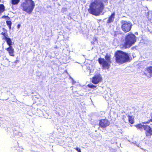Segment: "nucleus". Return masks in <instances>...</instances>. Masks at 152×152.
Returning a JSON list of instances; mask_svg holds the SVG:
<instances>
[{
	"label": "nucleus",
	"mask_w": 152,
	"mask_h": 152,
	"mask_svg": "<svg viewBox=\"0 0 152 152\" xmlns=\"http://www.w3.org/2000/svg\"><path fill=\"white\" fill-rule=\"evenodd\" d=\"M151 121H152V120H151Z\"/></svg>",
	"instance_id": "obj_25"
},
{
	"label": "nucleus",
	"mask_w": 152,
	"mask_h": 152,
	"mask_svg": "<svg viewBox=\"0 0 152 152\" xmlns=\"http://www.w3.org/2000/svg\"><path fill=\"white\" fill-rule=\"evenodd\" d=\"M126 117L124 115H123V117L122 118V119L123 121H125V118H126Z\"/></svg>",
	"instance_id": "obj_23"
},
{
	"label": "nucleus",
	"mask_w": 152,
	"mask_h": 152,
	"mask_svg": "<svg viewBox=\"0 0 152 152\" xmlns=\"http://www.w3.org/2000/svg\"><path fill=\"white\" fill-rule=\"evenodd\" d=\"M12 42L10 43V45L7 43V45L9 46V47L6 49V50L8 51L9 55L11 56H14V50L12 46Z\"/></svg>",
	"instance_id": "obj_11"
},
{
	"label": "nucleus",
	"mask_w": 152,
	"mask_h": 152,
	"mask_svg": "<svg viewBox=\"0 0 152 152\" xmlns=\"http://www.w3.org/2000/svg\"><path fill=\"white\" fill-rule=\"evenodd\" d=\"M2 18H9V19H10V18L7 16L6 15H4L2 17Z\"/></svg>",
	"instance_id": "obj_22"
},
{
	"label": "nucleus",
	"mask_w": 152,
	"mask_h": 152,
	"mask_svg": "<svg viewBox=\"0 0 152 152\" xmlns=\"http://www.w3.org/2000/svg\"><path fill=\"white\" fill-rule=\"evenodd\" d=\"M121 28L124 33L129 31L132 27V23L129 21L126 20H122L121 21Z\"/></svg>",
	"instance_id": "obj_6"
},
{
	"label": "nucleus",
	"mask_w": 152,
	"mask_h": 152,
	"mask_svg": "<svg viewBox=\"0 0 152 152\" xmlns=\"http://www.w3.org/2000/svg\"><path fill=\"white\" fill-rule=\"evenodd\" d=\"M151 115H152V112Z\"/></svg>",
	"instance_id": "obj_27"
},
{
	"label": "nucleus",
	"mask_w": 152,
	"mask_h": 152,
	"mask_svg": "<svg viewBox=\"0 0 152 152\" xmlns=\"http://www.w3.org/2000/svg\"><path fill=\"white\" fill-rule=\"evenodd\" d=\"M20 24H18V25H17V28H19L20 27Z\"/></svg>",
	"instance_id": "obj_24"
},
{
	"label": "nucleus",
	"mask_w": 152,
	"mask_h": 152,
	"mask_svg": "<svg viewBox=\"0 0 152 152\" xmlns=\"http://www.w3.org/2000/svg\"><path fill=\"white\" fill-rule=\"evenodd\" d=\"M151 120H152V118L151 119L148 120L146 122H145L143 123L145 124H148L150 122H152V121H151Z\"/></svg>",
	"instance_id": "obj_20"
},
{
	"label": "nucleus",
	"mask_w": 152,
	"mask_h": 152,
	"mask_svg": "<svg viewBox=\"0 0 152 152\" xmlns=\"http://www.w3.org/2000/svg\"><path fill=\"white\" fill-rule=\"evenodd\" d=\"M116 62L122 64L130 61V58L128 53L121 50H117L115 53Z\"/></svg>",
	"instance_id": "obj_3"
},
{
	"label": "nucleus",
	"mask_w": 152,
	"mask_h": 152,
	"mask_svg": "<svg viewBox=\"0 0 152 152\" xmlns=\"http://www.w3.org/2000/svg\"><path fill=\"white\" fill-rule=\"evenodd\" d=\"M146 70L150 75H152V66H150L146 68Z\"/></svg>",
	"instance_id": "obj_15"
},
{
	"label": "nucleus",
	"mask_w": 152,
	"mask_h": 152,
	"mask_svg": "<svg viewBox=\"0 0 152 152\" xmlns=\"http://www.w3.org/2000/svg\"><path fill=\"white\" fill-rule=\"evenodd\" d=\"M143 129L145 130L146 136L147 137H151L152 135V129L149 126L146 125L144 126Z\"/></svg>",
	"instance_id": "obj_9"
},
{
	"label": "nucleus",
	"mask_w": 152,
	"mask_h": 152,
	"mask_svg": "<svg viewBox=\"0 0 152 152\" xmlns=\"http://www.w3.org/2000/svg\"><path fill=\"white\" fill-rule=\"evenodd\" d=\"M136 41V37L134 34L129 33L125 36L124 42L121 45L124 49L129 48L134 44Z\"/></svg>",
	"instance_id": "obj_2"
},
{
	"label": "nucleus",
	"mask_w": 152,
	"mask_h": 152,
	"mask_svg": "<svg viewBox=\"0 0 152 152\" xmlns=\"http://www.w3.org/2000/svg\"><path fill=\"white\" fill-rule=\"evenodd\" d=\"M145 125H142L140 124L135 125L134 126L137 129L140 130L142 129V128L144 129V126Z\"/></svg>",
	"instance_id": "obj_14"
},
{
	"label": "nucleus",
	"mask_w": 152,
	"mask_h": 152,
	"mask_svg": "<svg viewBox=\"0 0 152 152\" xmlns=\"http://www.w3.org/2000/svg\"><path fill=\"white\" fill-rule=\"evenodd\" d=\"M75 149L78 152H81L80 149V148L77 147L75 148Z\"/></svg>",
	"instance_id": "obj_21"
},
{
	"label": "nucleus",
	"mask_w": 152,
	"mask_h": 152,
	"mask_svg": "<svg viewBox=\"0 0 152 152\" xmlns=\"http://www.w3.org/2000/svg\"><path fill=\"white\" fill-rule=\"evenodd\" d=\"M5 10V7L3 4H0V14Z\"/></svg>",
	"instance_id": "obj_17"
},
{
	"label": "nucleus",
	"mask_w": 152,
	"mask_h": 152,
	"mask_svg": "<svg viewBox=\"0 0 152 152\" xmlns=\"http://www.w3.org/2000/svg\"><path fill=\"white\" fill-rule=\"evenodd\" d=\"M34 7L35 3L32 0H25L20 5L22 10L29 14L32 12Z\"/></svg>",
	"instance_id": "obj_4"
},
{
	"label": "nucleus",
	"mask_w": 152,
	"mask_h": 152,
	"mask_svg": "<svg viewBox=\"0 0 152 152\" xmlns=\"http://www.w3.org/2000/svg\"><path fill=\"white\" fill-rule=\"evenodd\" d=\"M20 1V0H11V3L12 5H15L18 4Z\"/></svg>",
	"instance_id": "obj_16"
},
{
	"label": "nucleus",
	"mask_w": 152,
	"mask_h": 152,
	"mask_svg": "<svg viewBox=\"0 0 152 152\" xmlns=\"http://www.w3.org/2000/svg\"><path fill=\"white\" fill-rule=\"evenodd\" d=\"M110 125V122L107 119H103L99 120V125L102 128H106Z\"/></svg>",
	"instance_id": "obj_7"
},
{
	"label": "nucleus",
	"mask_w": 152,
	"mask_h": 152,
	"mask_svg": "<svg viewBox=\"0 0 152 152\" xmlns=\"http://www.w3.org/2000/svg\"><path fill=\"white\" fill-rule=\"evenodd\" d=\"M115 12L113 13L109 17L107 20V23H110L113 22L115 18Z\"/></svg>",
	"instance_id": "obj_12"
},
{
	"label": "nucleus",
	"mask_w": 152,
	"mask_h": 152,
	"mask_svg": "<svg viewBox=\"0 0 152 152\" xmlns=\"http://www.w3.org/2000/svg\"><path fill=\"white\" fill-rule=\"evenodd\" d=\"M104 58L105 59L103 58H99L98 59V62L103 69H108L110 67V64L112 63L111 56L107 54Z\"/></svg>",
	"instance_id": "obj_5"
},
{
	"label": "nucleus",
	"mask_w": 152,
	"mask_h": 152,
	"mask_svg": "<svg viewBox=\"0 0 152 152\" xmlns=\"http://www.w3.org/2000/svg\"><path fill=\"white\" fill-rule=\"evenodd\" d=\"M151 62H152V64H152V61Z\"/></svg>",
	"instance_id": "obj_26"
},
{
	"label": "nucleus",
	"mask_w": 152,
	"mask_h": 152,
	"mask_svg": "<svg viewBox=\"0 0 152 152\" xmlns=\"http://www.w3.org/2000/svg\"><path fill=\"white\" fill-rule=\"evenodd\" d=\"M87 86L89 88L94 89L96 87V86L92 84H88Z\"/></svg>",
	"instance_id": "obj_19"
},
{
	"label": "nucleus",
	"mask_w": 152,
	"mask_h": 152,
	"mask_svg": "<svg viewBox=\"0 0 152 152\" xmlns=\"http://www.w3.org/2000/svg\"><path fill=\"white\" fill-rule=\"evenodd\" d=\"M6 23L9 29H11V25L12 24L11 21L10 20H7L6 21Z\"/></svg>",
	"instance_id": "obj_18"
},
{
	"label": "nucleus",
	"mask_w": 152,
	"mask_h": 152,
	"mask_svg": "<svg viewBox=\"0 0 152 152\" xmlns=\"http://www.w3.org/2000/svg\"><path fill=\"white\" fill-rule=\"evenodd\" d=\"M3 28L4 32H2L1 34L3 35L2 39L3 40H5L7 43H8V44L10 45V43L12 41L10 38L8 37V35L7 33V30L4 28Z\"/></svg>",
	"instance_id": "obj_8"
},
{
	"label": "nucleus",
	"mask_w": 152,
	"mask_h": 152,
	"mask_svg": "<svg viewBox=\"0 0 152 152\" xmlns=\"http://www.w3.org/2000/svg\"><path fill=\"white\" fill-rule=\"evenodd\" d=\"M101 76L100 74L94 75L92 78V82L95 84H97L102 80Z\"/></svg>",
	"instance_id": "obj_10"
},
{
	"label": "nucleus",
	"mask_w": 152,
	"mask_h": 152,
	"mask_svg": "<svg viewBox=\"0 0 152 152\" xmlns=\"http://www.w3.org/2000/svg\"><path fill=\"white\" fill-rule=\"evenodd\" d=\"M128 121L131 124H133L134 122V118L132 116L128 115Z\"/></svg>",
	"instance_id": "obj_13"
},
{
	"label": "nucleus",
	"mask_w": 152,
	"mask_h": 152,
	"mask_svg": "<svg viewBox=\"0 0 152 152\" xmlns=\"http://www.w3.org/2000/svg\"><path fill=\"white\" fill-rule=\"evenodd\" d=\"M107 2V0H94L89 5V13L96 16L99 15L104 8V3Z\"/></svg>",
	"instance_id": "obj_1"
}]
</instances>
